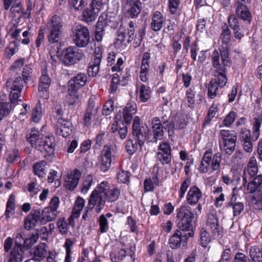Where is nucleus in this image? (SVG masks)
I'll return each mask as SVG.
<instances>
[{
    "instance_id": "nucleus-20",
    "label": "nucleus",
    "mask_w": 262,
    "mask_h": 262,
    "mask_svg": "<svg viewBox=\"0 0 262 262\" xmlns=\"http://www.w3.org/2000/svg\"><path fill=\"white\" fill-rule=\"evenodd\" d=\"M258 171V167L257 160L255 156H251L244 171L243 185H245L247 183V175H248L250 178H252L257 174Z\"/></svg>"
},
{
    "instance_id": "nucleus-26",
    "label": "nucleus",
    "mask_w": 262,
    "mask_h": 262,
    "mask_svg": "<svg viewBox=\"0 0 262 262\" xmlns=\"http://www.w3.org/2000/svg\"><path fill=\"white\" fill-rule=\"evenodd\" d=\"M126 256V250L120 242L114 246L110 253V258L113 262H121Z\"/></svg>"
},
{
    "instance_id": "nucleus-4",
    "label": "nucleus",
    "mask_w": 262,
    "mask_h": 262,
    "mask_svg": "<svg viewBox=\"0 0 262 262\" xmlns=\"http://www.w3.org/2000/svg\"><path fill=\"white\" fill-rule=\"evenodd\" d=\"M252 136L251 131L246 128L241 129L239 137L241 143L257 140L260 135V128L262 124V113H258L254 115L251 121Z\"/></svg>"
},
{
    "instance_id": "nucleus-23",
    "label": "nucleus",
    "mask_w": 262,
    "mask_h": 262,
    "mask_svg": "<svg viewBox=\"0 0 262 262\" xmlns=\"http://www.w3.org/2000/svg\"><path fill=\"white\" fill-rule=\"evenodd\" d=\"M100 105L96 104L93 101H89L88 107L83 117L84 123L85 126H89L97 116Z\"/></svg>"
},
{
    "instance_id": "nucleus-58",
    "label": "nucleus",
    "mask_w": 262,
    "mask_h": 262,
    "mask_svg": "<svg viewBox=\"0 0 262 262\" xmlns=\"http://www.w3.org/2000/svg\"><path fill=\"white\" fill-rule=\"evenodd\" d=\"M67 101L70 105H74L78 102V95L76 91L69 89V96L67 98Z\"/></svg>"
},
{
    "instance_id": "nucleus-33",
    "label": "nucleus",
    "mask_w": 262,
    "mask_h": 262,
    "mask_svg": "<svg viewBox=\"0 0 262 262\" xmlns=\"http://www.w3.org/2000/svg\"><path fill=\"white\" fill-rule=\"evenodd\" d=\"M137 93L140 100L142 102L148 101L151 97V91L150 87L144 84L137 88Z\"/></svg>"
},
{
    "instance_id": "nucleus-24",
    "label": "nucleus",
    "mask_w": 262,
    "mask_h": 262,
    "mask_svg": "<svg viewBox=\"0 0 262 262\" xmlns=\"http://www.w3.org/2000/svg\"><path fill=\"white\" fill-rule=\"evenodd\" d=\"M55 130L58 135L67 137L71 133V123L62 118H58L55 125Z\"/></svg>"
},
{
    "instance_id": "nucleus-10",
    "label": "nucleus",
    "mask_w": 262,
    "mask_h": 262,
    "mask_svg": "<svg viewBox=\"0 0 262 262\" xmlns=\"http://www.w3.org/2000/svg\"><path fill=\"white\" fill-rule=\"evenodd\" d=\"M227 82L226 75H215L209 83L207 95L209 98L214 99L221 94V89Z\"/></svg>"
},
{
    "instance_id": "nucleus-62",
    "label": "nucleus",
    "mask_w": 262,
    "mask_h": 262,
    "mask_svg": "<svg viewBox=\"0 0 262 262\" xmlns=\"http://www.w3.org/2000/svg\"><path fill=\"white\" fill-rule=\"evenodd\" d=\"M114 102L111 100H107L103 106L102 114L104 115L108 116L110 115L114 111Z\"/></svg>"
},
{
    "instance_id": "nucleus-43",
    "label": "nucleus",
    "mask_w": 262,
    "mask_h": 262,
    "mask_svg": "<svg viewBox=\"0 0 262 262\" xmlns=\"http://www.w3.org/2000/svg\"><path fill=\"white\" fill-rule=\"evenodd\" d=\"M93 183V177L91 174L86 176L82 181L80 186L81 192L84 194H86Z\"/></svg>"
},
{
    "instance_id": "nucleus-47",
    "label": "nucleus",
    "mask_w": 262,
    "mask_h": 262,
    "mask_svg": "<svg viewBox=\"0 0 262 262\" xmlns=\"http://www.w3.org/2000/svg\"><path fill=\"white\" fill-rule=\"evenodd\" d=\"M98 223L99 228L98 230V233L100 234L107 232L109 228L108 222L107 219L104 216V214H101L99 216Z\"/></svg>"
},
{
    "instance_id": "nucleus-51",
    "label": "nucleus",
    "mask_w": 262,
    "mask_h": 262,
    "mask_svg": "<svg viewBox=\"0 0 262 262\" xmlns=\"http://www.w3.org/2000/svg\"><path fill=\"white\" fill-rule=\"evenodd\" d=\"M42 117L41 105L39 102L33 109L32 114V119L34 122H38Z\"/></svg>"
},
{
    "instance_id": "nucleus-16",
    "label": "nucleus",
    "mask_w": 262,
    "mask_h": 262,
    "mask_svg": "<svg viewBox=\"0 0 262 262\" xmlns=\"http://www.w3.org/2000/svg\"><path fill=\"white\" fill-rule=\"evenodd\" d=\"M113 154L114 149L110 146L105 145L103 147L99 161V168L102 171L105 172L111 167Z\"/></svg>"
},
{
    "instance_id": "nucleus-13",
    "label": "nucleus",
    "mask_w": 262,
    "mask_h": 262,
    "mask_svg": "<svg viewBox=\"0 0 262 262\" xmlns=\"http://www.w3.org/2000/svg\"><path fill=\"white\" fill-rule=\"evenodd\" d=\"M61 25L60 19L57 15L53 16L48 22L47 30L49 31L48 40L50 43L57 42L59 40V34L61 32Z\"/></svg>"
},
{
    "instance_id": "nucleus-35",
    "label": "nucleus",
    "mask_w": 262,
    "mask_h": 262,
    "mask_svg": "<svg viewBox=\"0 0 262 262\" xmlns=\"http://www.w3.org/2000/svg\"><path fill=\"white\" fill-rule=\"evenodd\" d=\"M136 133H135V131H133V135L137 140L138 145L141 148L146 139L148 128L146 125H142L141 127L136 129Z\"/></svg>"
},
{
    "instance_id": "nucleus-59",
    "label": "nucleus",
    "mask_w": 262,
    "mask_h": 262,
    "mask_svg": "<svg viewBox=\"0 0 262 262\" xmlns=\"http://www.w3.org/2000/svg\"><path fill=\"white\" fill-rule=\"evenodd\" d=\"M190 180L188 178H186L181 184L180 189L179 191V199L181 200L184 197L185 193L190 185Z\"/></svg>"
},
{
    "instance_id": "nucleus-40",
    "label": "nucleus",
    "mask_w": 262,
    "mask_h": 262,
    "mask_svg": "<svg viewBox=\"0 0 262 262\" xmlns=\"http://www.w3.org/2000/svg\"><path fill=\"white\" fill-rule=\"evenodd\" d=\"M200 244L204 248H210L209 243L211 242V237L207 230L202 227L200 230Z\"/></svg>"
},
{
    "instance_id": "nucleus-57",
    "label": "nucleus",
    "mask_w": 262,
    "mask_h": 262,
    "mask_svg": "<svg viewBox=\"0 0 262 262\" xmlns=\"http://www.w3.org/2000/svg\"><path fill=\"white\" fill-rule=\"evenodd\" d=\"M28 190L30 193V196L36 197L40 191V187L36 182H32L28 184Z\"/></svg>"
},
{
    "instance_id": "nucleus-14",
    "label": "nucleus",
    "mask_w": 262,
    "mask_h": 262,
    "mask_svg": "<svg viewBox=\"0 0 262 262\" xmlns=\"http://www.w3.org/2000/svg\"><path fill=\"white\" fill-rule=\"evenodd\" d=\"M97 189L102 193L105 201L113 202L118 200L120 195V190L115 187H111L107 181L101 182L98 186Z\"/></svg>"
},
{
    "instance_id": "nucleus-15",
    "label": "nucleus",
    "mask_w": 262,
    "mask_h": 262,
    "mask_svg": "<svg viewBox=\"0 0 262 262\" xmlns=\"http://www.w3.org/2000/svg\"><path fill=\"white\" fill-rule=\"evenodd\" d=\"M24 82L20 76H18L13 80H8L6 83L7 88L10 91V98L12 102L18 101L23 88Z\"/></svg>"
},
{
    "instance_id": "nucleus-5",
    "label": "nucleus",
    "mask_w": 262,
    "mask_h": 262,
    "mask_svg": "<svg viewBox=\"0 0 262 262\" xmlns=\"http://www.w3.org/2000/svg\"><path fill=\"white\" fill-rule=\"evenodd\" d=\"M13 244V239L8 237L4 241V250L5 256L8 259V262H21L24 259V248L20 244Z\"/></svg>"
},
{
    "instance_id": "nucleus-9",
    "label": "nucleus",
    "mask_w": 262,
    "mask_h": 262,
    "mask_svg": "<svg viewBox=\"0 0 262 262\" xmlns=\"http://www.w3.org/2000/svg\"><path fill=\"white\" fill-rule=\"evenodd\" d=\"M134 33L135 23L133 21H130L128 23V28L127 29L128 38L126 42V30L120 26L116 32L115 41L114 42L115 47L119 49H124L127 46V43L130 42L134 39Z\"/></svg>"
},
{
    "instance_id": "nucleus-28",
    "label": "nucleus",
    "mask_w": 262,
    "mask_h": 262,
    "mask_svg": "<svg viewBox=\"0 0 262 262\" xmlns=\"http://www.w3.org/2000/svg\"><path fill=\"white\" fill-rule=\"evenodd\" d=\"M165 23V18L159 11L154 12L151 15V29L155 32L161 30Z\"/></svg>"
},
{
    "instance_id": "nucleus-19",
    "label": "nucleus",
    "mask_w": 262,
    "mask_h": 262,
    "mask_svg": "<svg viewBox=\"0 0 262 262\" xmlns=\"http://www.w3.org/2000/svg\"><path fill=\"white\" fill-rule=\"evenodd\" d=\"M229 26L233 31L234 37L238 40H241L245 35L249 34L248 29L242 28L239 25L238 20L234 15H230L228 18Z\"/></svg>"
},
{
    "instance_id": "nucleus-12",
    "label": "nucleus",
    "mask_w": 262,
    "mask_h": 262,
    "mask_svg": "<svg viewBox=\"0 0 262 262\" xmlns=\"http://www.w3.org/2000/svg\"><path fill=\"white\" fill-rule=\"evenodd\" d=\"M83 57V54L81 50L71 46L63 52L62 61L66 66H73L81 60Z\"/></svg>"
},
{
    "instance_id": "nucleus-60",
    "label": "nucleus",
    "mask_w": 262,
    "mask_h": 262,
    "mask_svg": "<svg viewBox=\"0 0 262 262\" xmlns=\"http://www.w3.org/2000/svg\"><path fill=\"white\" fill-rule=\"evenodd\" d=\"M232 206L233 213L234 216L239 215L244 210V205L242 203L236 202L234 204H229L227 207Z\"/></svg>"
},
{
    "instance_id": "nucleus-52",
    "label": "nucleus",
    "mask_w": 262,
    "mask_h": 262,
    "mask_svg": "<svg viewBox=\"0 0 262 262\" xmlns=\"http://www.w3.org/2000/svg\"><path fill=\"white\" fill-rule=\"evenodd\" d=\"M237 114L234 111H230L225 117L223 124L225 127H230L234 122Z\"/></svg>"
},
{
    "instance_id": "nucleus-48",
    "label": "nucleus",
    "mask_w": 262,
    "mask_h": 262,
    "mask_svg": "<svg viewBox=\"0 0 262 262\" xmlns=\"http://www.w3.org/2000/svg\"><path fill=\"white\" fill-rule=\"evenodd\" d=\"M19 156V151L15 149H8L5 153V159L10 163H13L17 161Z\"/></svg>"
},
{
    "instance_id": "nucleus-34",
    "label": "nucleus",
    "mask_w": 262,
    "mask_h": 262,
    "mask_svg": "<svg viewBox=\"0 0 262 262\" xmlns=\"http://www.w3.org/2000/svg\"><path fill=\"white\" fill-rule=\"evenodd\" d=\"M249 256L251 260L249 262H262V245L250 247Z\"/></svg>"
},
{
    "instance_id": "nucleus-18",
    "label": "nucleus",
    "mask_w": 262,
    "mask_h": 262,
    "mask_svg": "<svg viewBox=\"0 0 262 262\" xmlns=\"http://www.w3.org/2000/svg\"><path fill=\"white\" fill-rule=\"evenodd\" d=\"M192 236H193V231H189L187 233L183 234L182 231L177 230L169 238L168 244L171 249H177L181 246L182 242L186 243L188 238Z\"/></svg>"
},
{
    "instance_id": "nucleus-49",
    "label": "nucleus",
    "mask_w": 262,
    "mask_h": 262,
    "mask_svg": "<svg viewBox=\"0 0 262 262\" xmlns=\"http://www.w3.org/2000/svg\"><path fill=\"white\" fill-rule=\"evenodd\" d=\"M98 13L94 12V10H91L86 8L82 12V17L83 19L87 23H91L95 20Z\"/></svg>"
},
{
    "instance_id": "nucleus-11",
    "label": "nucleus",
    "mask_w": 262,
    "mask_h": 262,
    "mask_svg": "<svg viewBox=\"0 0 262 262\" xmlns=\"http://www.w3.org/2000/svg\"><path fill=\"white\" fill-rule=\"evenodd\" d=\"M219 135L223 141V148L225 153L228 155H231L235 150L236 146V133L234 130L221 129Z\"/></svg>"
},
{
    "instance_id": "nucleus-50",
    "label": "nucleus",
    "mask_w": 262,
    "mask_h": 262,
    "mask_svg": "<svg viewBox=\"0 0 262 262\" xmlns=\"http://www.w3.org/2000/svg\"><path fill=\"white\" fill-rule=\"evenodd\" d=\"M21 1L22 0H16L12 2L10 11L13 17H15L22 13Z\"/></svg>"
},
{
    "instance_id": "nucleus-37",
    "label": "nucleus",
    "mask_w": 262,
    "mask_h": 262,
    "mask_svg": "<svg viewBox=\"0 0 262 262\" xmlns=\"http://www.w3.org/2000/svg\"><path fill=\"white\" fill-rule=\"evenodd\" d=\"M51 85V79L47 73L46 65L42 67L41 75L40 77L38 89H49Z\"/></svg>"
},
{
    "instance_id": "nucleus-56",
    "label": "nucleus",
    "mask_w": 262,
    "mask_h": 262,
    "mask_svg": "<svg viewBox=\"0 0 262 262\" xmlns=\"http://www.w3.org/2000/svg\"><path fill=\"white\" fill-rule=\"evenodd\" d=\"M23 81L28 83L31 79L32 76V68L30 65H26L23 69L22 72Z\"/></svg>"
},
{
    "instance_id": "nucleus-8",
    "label": "nucleus",
    "mask_w": 262,
    "mask_h": 262,
    "mask_svg": "<svg viewBox=\"0 0 262 262\" xmlns=\"http://www.w3.org/2000/svg\"><path fill=\"white\" fill-rule=\"evenodd\" d=\"M178 226L181 230L192 231V220L193 214L185 206H182L176 210Z\"/></svg>"
},
{
    "instance_id": "nucleus-25",
    "label": "nucleus",
    "mask_w": 262,
    "mask_h": 262,
    "mask_svg": "<svg viewBox=\"0 0 262 262\" xmlns=\"http://www.w3.org/2000/svg\"><path fill=\"white\" fill-rule=\"evenodd\" d=\"M202 198V192L196 186L190 187L186 195V202L191 206L196 205Z\"/></svg>"
},
{
    "instance_id": "nucleus-3",
    "label": "nucleus",
    "mask_w": 262,
    "mask_h": 262,
    "mask_svg": "<svg viewBox=\"0 0 262 262\" xmlns=\"http://www.w3.org/2000/svg\"><path fill=\"white\" fill-rule=\"evenodd\" d=\"M211 62L215 69V75H225L226 67H230L231 64L228 49L220 50V54L217 50H214L211 55Z\"/></svg>"
},
{
    "instance_id": "nucleus-30",
    "label": "nucleus",
    "mask_w": 262,
    "mask_h": 262,
    "mask_svg": "<svg viewBox=\"0 0 262 262\" xmlns=\"http://www.w3.org/2000/svg\"><path fill=\"white\" fill-rule=\"evenodd\" d=\"M33 168L35 175L39 178H44L49 168V165L45 161H40L35 163L33 166Z\"/></svg>"
},
{
    "instance_id": "nucleus-31",
    "label": "nucleus",
    "mask_w": 262,
    "mask_h": 262,
    "mask_svg": "<svg viewBox=\"0 0 262 262\" xmlns=\"http://www.w3.org/2000/svg\"><path fill=\"white\" fill-rule=\"evenodd\" d=\"M236 14L237 17L244 21H247L249 24L251 23L252 16L248 8L245 5L237 4L236 9Z\"/></svg>"
},
{
    "instance_id": "nucleus-44",
    "label": "nucleus",
    "mask_w": 262,
    "mask_h": 262,
    "mask_svg": "<svg viewBox=\"0 0 262 262\" xmlns=\"http://www.w3.org/2000/svg\"><path fill=\"white\" fill-rule=\"evenodd\" d=\"M85 205V200L81 197L78 196L75 202L73 209V216L75 217H78L80 216L81 211Z\"/></svg>"
},
{
    "instance_id": "nucleus-54",
    "label": "nucleus",
    "mask_w": 262,
    "mask_h": 262,
    "mask_svg": "<svg viewBox=\"0 0 262 262\" xmlns=\"http://www.w3.org/2000/svg\"><path fill=\"white\" fill-rule=\"evenodd\" d=\"M11 110V105L7 102H0V121L7 116Z\"/></svg>"
},
{
    "instance_id": "nucleus-41",
    "label": "nucleus",
    "mask_w": 262,
    "mask_h": 262,
    "mask_svg": "<svg viewBox=\"0 0 262 262\" xmlns=\"http://www.w3.org/2000/svg\"><path fill=\"white\" fill-rule=\"evenodd\" d=\"M41 223L45 224L48 222L54 220L57 216L56 212L51 210L50 208L45 207L41 211Z\"/></svg>"
},
{
    "instance_id": "nucleus-39",
    "label": "nucleus",
    "mask_w": 262,
    "mask_h": 262,
    "mask_svg": "<svg viewBox=\"0 0 262 262\" xmlns=\"http://www.w3.org/2000/svg\"><path fill=\"white\" fill-rule=\"evenodd\" d=\"M100 62L99 54L95 59H92L88 68V73L90 76L95 77L97 75L99 71Z\"/></svg>"
},
{
    "instance_id": "nucleus-22",
    "label": "nucleus",
    "mask_w": 262,
    "mask_h": 262,
    "mask_svg": "<svg viewBox=\"0 0 262 262\" xmlns=\"http://www.w3.org/2000/svg\"><path fill=\"white\" fill-rule=\"evenodd\" d=\"M81 174L77 169H75L69 173L64 180L65 187L71 190H74L77 187Z\"/></svg>"
},
{
    "instance_id": "nucleus-46",
    "label": "nucleus",
    "mask_w": 262,
    "mask_h": 262,
    "mask_svg": "<svg viewBox=\"0 0 262 262\" xmlns=\"http://www.w3.org/2000/svg\"><path fill=\"white\" fill-rule=\"evenodd\" d=\"M220 38L222 43L225 46L222 48V49H228V45L231 38V31L227 26H226L225 28H223Z\"/></svg>"
},
{
    "instance_id": "nucleus-2",
    "label": "nucleus",
    "mask_w": 262,
    "mask_h": 262,
    "mask_svg": "<svg viewBox=\"0 0 262 262\" xmlns=\"http://www.w3.org/2000/svg\"><path fill=\"white\" fill-rule=\"evenodd\" d=\"M222 155L217 152L213 155L211 149L207 150L203 155L199 169L201 173H212L221 166Z\"/></svg>"
},
{
    "instance_id": "nucleus-38",
    "label": "nucleus",
    "mask_w": 262,
    "mask_h": 262,
    "mask_svg": "<svg viewBox=\"0 0 262 262\" xmlns=\"http://www.w3.org/2000/svg\"><path fill=\"white\" fill-rule=\"evenodd\" d=\"M127 4L130 6V8L127 10L128 16L130 18L138 17L141 11V3L139 1L134 0Z\"/></svg>"
},
{
    "instance_id": "nucleus-21",
    "label": "nucleus",
    "mask_w": 262,
    "mask_h": 262,
    "mask_svg": "<svg viewBox=\"0 0 262 262\" xmlns=\"http://www.w3.org/2000/svg\"><path fill=\"white\" fill-rule=\"evenodd\" d=\"M137 112V105L135 102L132 101L127 103L123 109L122 112L123 119L124 121L128 124L130 123L133 118V116ZM121 113L117 114L116 118L117 120L121 121Z\"/></svg>"
},
{
    "instance_id": "nucleus-6",
    "label": "nucleus",
    "mask_w": 262,
    "mask_h": 262,
    "mask_svg": "<svg viewBox=\"0 0 262 262\" xmlns=\"http://www.w3.org/2000/svg\"><path fill=\"white\" fill-rule=\"evenodd\" d=\"M171 148L169 144L167 142H164L160 144L157 153V160L163 165H168L170 167L169 172L173 174L177 168L178 165H180L179 163L171 162Z\"/></svg>"
},
{
    "instance_id": "nucleus-63",
    "label": "nucleus",
    "mask_w": 262,
    "mask_h": 262,
    "mask_svg": "<svg viewBox=\"0 0 262 262\" xmlns=\"http://www.w3.org/2000/svg\"><path fill=\"white\" fill-rule=\"evenodd\" d=\"M37 222L32 216L28 215L25 219L24 227L26 229L30 230L35 227Z\"/></svg>"
},
{
    "instance_id": "nucleus-1",
    "label": "nucleus",
    "mask_w": 262,
    "mask_h": 262,
    "mask_svg": "<svg viewBox=\"0 0 262 262\" xmlns=\"http://www.w3.org/2000/svg\"><path fill=\"white\" fill-rule=\"evenodd\" d=\"M28 141L32 146L40 151L46 157L52 156L55 151V139L52 136H43L39 132L32 129L28 138Z\"/></svg>"
},
{
    "instance_id": "nucleus-55",
    "label": "nucleus",
    "mask_w": 262,
    "mask_h": 262,
    "mask_svg": "<svg viewBox=\"0 0 262 262\" xmlns=\"http://www.w3.org/2000/svg\"><path fill=\"white\" fill-rule=\"evenodd\" d=\"M105 2L104 0H92L90 4V8L94 10V12L99 13L100 11L102 10Z\"/></svg>"
},
{
    "instance_id": "nucleus-42",
    "label": "nucleus",
    "mask_w": 262,
    "mask_h": 262,
    "mask_svg": "<svg viewBox=\"0 0 262 262\" xmlns=\"http://www.w3.org/2000/svg\"><path fill=\"white\" fill-rule=\"evenodd\" d=\"M220 104L218 103L213 102L210 106L207 116L205 117L204 122V126L208 125L214 117L219 110Z\"/></svg>"
},
{
    "instance_id": "nucleus-64",
    "label": "nucleus",
    "mask_w": 262,
    "mask_h": 262,
    "mask_svg": "<svg viewBox=\"0 0 262 262\" xmlns=\"http://www.w3.org/2000/svg\"><path fill=\"white\" fill-rule=\"evenodd\" d=\"M138 141L136 139L135 142L132 140H129L126 145V149L129 154H133L138 148Z\"/></svg>"
},
{
    "instance_id": "nucleus-7",
    "label": "nucleus",
    "mask_w": 262,
    "mask_h": 262,
    "mask_svg": "<svg viewBox=\"0 0 262 262\" xmlns=\"http://www.w3.org/2000/svg\"><path fill=\"white\" fill-rule=\"evenodd\" d=\"M71 37L74 44L78 48H84L90 41L89 30L88 28L79 24L72 28Z\"/></svg>"
},
{
    "instance_id": "nucleus-32",
    "label": "nucleus",
    "mask_w": 262,
    "mask_h": 262,
    "mask_svg": "<svg viewBox=\"0 0 262 262\" xmlns=\"http://www.w3.org/2000/svg\"><path fill=\"white\" fill-rule=\"evenodd\" d=\"M170 113L168 111H166L165 113L163 112L162 116L161 117V121L163 125L164 129L168 132L169 136L173 134L174 121L172 120L168 119Z\"/></svg>"
},
{
    "instance_id": "nucleus-36",
    "label": "nucleus",
    "mask_w": 262,
    "mask_h": 262,
    "mask_svg": "<svg viewBox=\"0 0 262 262\" xmlns=\"http://www.w3.org/2000/svg\"><path fill=\"white\" fill-rule=\"evenodd\" d=\"M15 210V196L14 193L11 194L7 201L6 209L5 212L6 218L9 220L14 214Z\"/></svg>"
},
{
    "instance_id": "nucleus-45",
    "label": "nucleus",
    "mask_w": 262,
    "mask_h": 262,
    "mask_svg": "<svg viewBox=\"0 0 262 262\" xmlns=\"http://www.w3.org/2000/svg\"><path fill=\"white\" fill-rule=\"evenodd\" d=\"M47 253L46 249V245L45 243H41L34 248L33 252L34 255L36 257V260L40 261V259L45 257Z\"/></svg>"
},
{
    "instance_id": "nucleus-29",
    "label": "nucleus",
    "mask_w": 262,
    "mask_h": 262,
    "mask_svg": "<svg viewBox=\"0 0 262 262\" xmlns=\"http://www.w3.org/2000/svg\"><path fill=\"white\" fill-rule=\"evenodd\" d=\"M87 81V76L85 73H79L69 81V89L77 91L84 86Z\"/></svg>"
},
{
    "instance_id": "nucleus-27",
    "label": "nucleus",
    "mask_w": 262,
    "mask_h": 262,
    "mask_svg": "<svg viewBox=\"0 0 262 262\" xmlns=\"http://www.w3.org/2000/svg\"><path fill=\"white\" fill-rule=\"evenodd\" d=\"M151 128L154 134L155 141L163 139L164 135V128L159 117H155L152 119Z\"/></svg>"
},
{
    "instance_id": "nucleus-17",
    "label": "nucleus",
    "mask_w": 262,
    "mask_h": 262,
    "mask_svg": "<svg viewBox=\"0 0 262 262\" xmlns=\"http://www.w3.org/2000/svg\"><path fill=\"white\" fill-rule=\"evenodd\" d=\"M105 200L102 193H100L99 190L96 188L91 193L88 203L94 208L96 213H99L104 208L105 204Z\"/></svg>"
},
{
    "instance_id": "nucleus-53",
    "label": "nucleus",
    "mask_w": 262,
    "mask_h": 262,
    "mask_svg": "<svg viewBox=\"0 0 262 262\" xmlns=\"http://www.w3.org/2000/svg\"><path fill=\"white\" fill-rule=\"evenodd\" d=\"M57 226L60 233L62 234H68L69 231L68 224L64 217L58 220Z\"/></svg>"
},
{
    "instance_id": "nucleus-61",
    "label": "nucleus",
    "mask_w": 262,
    "mask_h": 262,
    "mask_svg": "<svg viewBox=\"0 0 262 262\" xmlns=\"http://www.w3.org/2000/svg\"><path fill=\"white\" fill-rule=\"evenodd\" d=\"M207 227L211 230L212 236L217 238L221 235L222 228L219 226V223Z\"/></svg>"
}]
</instances>
